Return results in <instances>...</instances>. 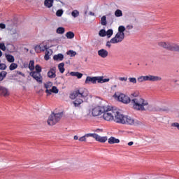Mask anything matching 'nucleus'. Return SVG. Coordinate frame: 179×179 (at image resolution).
<instances>
[{"mask_svg": "<svg viewBox=\"0 0 179 179\" xmlns=\"http://www.w3.org/2000/svg\"><path fill=\"white\" fill-rule=\"evenodd\" d=\"M170 109H169L167 107H163V108H158L157 111H169Z\"/></svg>", "mask_w": 179, "mask_h": 179, "instance_id": "39", "label": "nucleus"}, {"mask_svg": "<svg viewBox=\"0 0 179 179\" xmlns=\"http://www.w3.org/2000/svg\"><path fill=\"white\" fill-rule=\"evenodd\" d=\"M103 117L106 121H115L117 124H126L127 125H142L139 120H135L131 116L124 115L120 112H114L111 109L105 107V111L103 112Z\"/></svg>", "mask_w": 179, "mask_h": 179, "instance_id": "1", "label": "nucleus"}, {"mask_svg": "<svg viewBox=\"0 0 179 179\" xmlns=\"http://www.w3.org/2000/svg\"><path fill=\"white\" fill-rule=\"evenodd\" d=\"M67 55H70V57H75L76 55V52L73 50H69L66 52Z\"/></svg>", "mask_w": 179, "mask_h": 179, "instance_id": "36", "label": "nucleus"}, {"mask_svg": "<svg viewBox=\"0 0 179 179\" xmlns=\"http://www.w3.org/2000/svg\"><path fill=\"white\" fill-rule=\"evenodd\" d=\"M64 66H65V64L64 63L59 64L58 69L60 73H64V72H65V68H64Z\"/></svg>", "mask_w": 179, "mask_h": 179, "instance_id": "23", "label": "nucleus"}, {"mask_svg": "<svg viewBox=\"0 0 179 179\" xmlns=\"http://www.w3.org/2000/svg\"><path fill=\"white\" fill-rule=\"evenodd\" d=\"M62 117V113H52V114L49 116L48 120V125H55L59 120H61V117Z\"/></svg>", "mask_w": 179, "mask_h": 179, "instance_id": "8", "label": "nucleus"}, {"mask_svg": "<svg viewBox=\"0 0 179 179\" xmlns=\"http://www.w3.org/2000/svg\"><path fill=\"white\" fill-rule=\"evenodd\" d=\"M99 131H101V129H98L96 130V132H99Z\"/></svg>", "mask_w": 179, "mask_h": 179, "instance_id": "61", "label": "nucleus"}, {"mask_svg": "<svg viewBox=\"0 0 179 179\" xmlns=\"http://www.w3.org/2000/svg\"><path fill=\"white\" fill-rule=\"evenodd\" d=\"M40 48H41V45H37L36 46H35L34 50L36 52H38V53L41 52V51L40 50Z\"/></svg>", "mask_w": 179, "mask_h": 179, "instance_id": "38", "label": "nucleus"}, {"mask_svg": "<svg viewBox=\"0 0 179 179\" xmlns=\"http://www.w3.org/2000/svg\"><path fill=\"white\" fill-rule=\"evenodd\" d=\"M107 82H110V78H104L103 76H96V77H90L87 76L86 78L85 83L86 85H89L92 83L93 85H96L98 83H106Z\"/></svg>", "mask_w": 179, "mask_h": 179, "instance_id": "5", "label": "nucleus"}, {"mask_svg": "<svg viewBox=\"0 0 179 179\" xmlns=\"http://www.w3.org/2000/svg\"><path fill=\"white\" fill-rule=\"evenodd\" d=\"M9 94V91L6 89V87L3 86H0V96H4L6 97Z\"/></svg>", "mask_w": 179, "mask_h": 179, "instance_id": "16", "label": "nucleus"}, {"mask_svg": "<svg viewBox=\"0 0 179 179\" xmlns=\"http://www.w3.org/2000/svg\"><path fill=\"white\" fill-rule=\"evenodd\" d=\"M107 19L109 23H114V15H111V13L107 15Z\"/></svg>", "mask_w": 179, "mask_h": 179, "instance_id": "27", "label": "nucleus"}, {"mask_svg": "<svg viewBox=\"0 0 179 179\" xmlns=\"http://www.w3.org/2000/svg\"><path fill=\"white\" fill-rule=\"evenodd\" d=\"M29 69L31 71H34V60H30L29 64Z\"/></svg>", "mask_w": 179, "mask_h": 179, "instance_id": "30", "label": "nucleus"}, {"mask_svg": "<svg viewBox=\"0 0 179 179\" xmlns=\"http://www.w3.org/2000/svg\"><path fill=\"white\" fill-rule=\"evenodd\" d=\"M90 15L91 16H94V13L90 11Z\"/></svg>", "mask_w": 179, "mask_h": 179, "instance_id": "57", "label": "nucleus"}, {"mask_svg": "<svg viewBox=\"0 0 179 179\" xmlns=\"http://www.w3.org/2000/svg\"><path fill=\"white\" fill-rule=\"evenodd\" d=\"M159 47L168 50V51H175L176 52H179V45L176 43H171L169 42H159L158 43Z\"/></svg>", "mask_w": 179, "mask_h": 179, "instance_id": "7", "label": "nucleus"}, {"mask_svg": "<svg viewBox=\"0 0 179 179\" xmlns=\"http://www.w3.org/2000/svg\"><path fill=\"white\" fill-rule=\"evenodd\" d=\"M137 81L139 82V83H142V82H144V80H143V76H140L137 78Z\"/></svg>", "mask_w": 179, "mask_h": 179, "instance_id": "46", "label": "nucleus"}, {"mask_svg": "<svg viewBox=\"0 0 179 179\" xmlns=\"http://www.w3.org/2000/svg\"><path fill=\"white\" fill-rule=\"evenodd\" d=\"M89 96V91L85 88H80L74 91L70 94V99L75 100L73 103L74 107H80V104L83 103V99Z\"/></svg>", "mask_w": 179, "mask_h": 179, "instance_id": "2", "label": "nucleus"}, {"mask_svg": "<svg viewBox=\"0 0 179 179\" xmlns=\"http://www.w3.org/2000/svg\"><path fill=\"white\" fill-rule=\"evenodd\" d=\"M119 80H121L122 82H127V80H128V78L125 77H120L119 78Z\"/></svg>", "mask_w": 179, "mask_h": 179, "instance_id": "45", "label": "nucleus"}, {"mask_svg": "<svg viewBox=\"0 0 179 179\" xmlns=\"http://www.w3.org/2000/svg\"><path fill=\"white\" fill-rule=\"evenodd\" d=\"M171 127H173L175 128H177V129L179 130V123L178 122H173L171 124Z\"/></svg>", "mask_w": 179, "mask_h": 179, "instance_id": "43", "label": "nucleus"}, {"mask_svg": "<svg viewBox=\"0 0 179 179\" xmlns=\"http://www.w3.org/2000/svg\"><path fill=\"white\" fill-rule=\"evenodd\" d=\"M0 57H2V51L0 50Z\"/></svg>", "mask_w": 179, "mask_h": 179, "instance_id": "60", "label": "nucleus"}, {"mask_svg": "<svg viewBox=\"0 0 179 179\" xmlns=\"http://www.w3.org/2000/svg\"><path fill=\"white\" fill-rule=\"evenodd\" d=\"M143 79L144 82H146L147 80H150V82H156L157 80V76H143Z\"/></svg>", "mask_w": 179, "mask_h": 179, "instance_id": "15", "label": "nucleus"}, {"mask_svg": "<svg viewBox=\"0 0 179 179\" xmlns=\"http://www.w3.org/2000/svg\"><path fill=\"white\" fill-rule=\"evenodd\" d=\"M163 179H164V178H163Z\"/></svg>", "mask_w": 179, "mask_h": 179, "instance_id": "63", "label": "nucleus"}, {"mask_svg": "<svg viewBox=\"0 0 179 179\" xmlns=\"http://www.w3.org/2000/svg\"><path fill=\"white\" fill-rule=\"evenodd\" d=\"M6 68H8V66H6V64H5L3 63L0 64V70L1 71H5L6 69Z\"/></svg>", "mask_w": 179, "mask_h": 179, "instance_id": "37", "label": "nucleus"}, {"mask_svg": "<svg viewBox=\"0 0 179 179\" xmlns=\"http://www.w3.org/2000/svg\"><path fill=\"white\" fill-rule=\"evenodd\" d=\"M106 47H108V48H111V41H108V42L106 43Z\"/></svg>", "mask_w": 179, "mask_h": 179, "instance_id": "50", "label": "nucleus"}, {"mask_svg": "<svg viewBox=\"0 0 179 179\" xmlns=\"http://www.w3.org/2000/svg\"><path fill=\"white\" fill-rule=\"evenodd\" d=\"M115 16H116V17H121V16H122V11L120 9L116 10L115 12Z\"/></svg>", "mask_w": 179, "mask_h": 179, "instance_id": "29", "label": "nucleus"}, {"mask_svg": "<svg viewBox=\"0 0 179 179\" xmlns=\"http://www.w3.org/2000/svg\"><path fill=\"white\" fill-rule=\"evenodd\" d=\"M54 3V0H45L44 5L46 8H52V4Z\"/></svg>", "mask_w": 179, "mask_h": 179, "instance_id": "20", "label": "nucleus"}, {"mask_svg": "<svg viewBox=\"0 0 179 179\" xmlns=\"http://www.w3.org/2000/svg\"><path fill=\"white\" fill-rule=\"evenodd\" d=\"M129 80L130 83H134V85H135L137 82L136 78H129Z\"/></svg>", "mask_w": 179, "mask_h": 179, "instance_id": "40", "label": "nucleus"}, {"mask_svg": "<svg viewBox=\"0 0 179 179\" xmlns=\"http://www.w3.org/2000/svg\"><path fill=\"white\" fill-rule=\"evenodd\" d=\"M56 69L57 68L53 67L50 69V71L48 72V77L50 78V79H54V78H56L57 74H56Z\"/></svg>", "mask_w": 179, "mask_h": 179, "instance_id": "12", "label": "nucleus"}, {"mask_svg": "<svg viewBox=\"0 0 179 179\" xmlns=\"http://www.w3.org/2000/svg\"><path fill=\"white\" fill-rule=\"evenodd\" d=\"M17 75H20L21 76L24 77V73H22V71H17Z\"/></svg>", "mask_w": 179, "mask_h": 179, "instance_id": "51", "label": "nucleus"}, {"mask_svg": "<svg viewBox=\"0 0 179 179\" xmlns=\"http://www.w3.org/2000/svg\"><path fill=\"white\" fill-rule=\"evenodd\" d=\"M45 54L50 55V51L48 50V49L45 50Z\"/></svg>", "mask_w": 179, "mask_h": 179, "instance_id": "56", "label": "nucleus"}, {"mask_svg": "<svg viewBox=\"0 0 179 179\" xmlns=\"http://www.w3.org/2000/svg\"><path fill=\"white\" fill-rule=\"evenodd\" d=\"M6 25L3 23H0V29H6Z\"/></svg>", "mask_w": 179, "mask_h": 179, "instance_id": "49", "label": "nucleus"}, {"mask_svg": "<svg viewBox=\"0 0 179 179\" xmlns=\"http://www.w3.org/2000/svg\"><path fill=\"white\" fill-rule=\"evenodd\" d=\"M108 143L110 145H114V143H120V139L111 136L108 138Z\"/></svg>", "mask_w": 179, "mask_h": 179, "instance_id": "18", "label": "nucleus"}, {"mask_svg": "<svg viewBox=\"0 0 179 179\" xmlns=\"http://www.w3.org/2000/svg\"><path fill=\"white\" fill-rule=\"evenodd\" d=\"M115 96L117 97V100L119 101H121L122 103H124V104H128L129 103L131 102V98L129 96H126L124 94H117V93L115 94Z\"/></svg>", "mask_w": 179, "mask_h": 179, "instance_id": "9", "label": "nucleus"}, {"mask_svg": "<svg viewBox=\"0 0 179 179\" xmlns=\"http://www.w3.org/2000/svg\"><path fill=\"white\" fill-rule=\"evenodd\" d=\"M58 92H59V90H58V88H57L56 86H53L50 90H45V93H47V96H51L52 93H55V94H57Z\"/></svg>", "mask_w": 179, "mask_h": 179, "instance_id": "14", "label": "nucleus"}, {"mask_svg": "<svg viewBox=\"0 0 179 179\" xmlns=\"http://www.w3.org/2000/svg\"><path fill=\"white\" fill-rule=\"evenodd\" d=\"M125 27L124 25H120L118 27V31L115 34V37L110 39L111 44H118V43H122L124 38H125Z\"/></svg>", "mask_w": 179, "mask_h": 179, "instance_id": "4", "label": "nucleus"}, {"mask_svg": "<svg viewBox=\"0 0 179 179\" xmlns=\"http://www.w3.org/2000/svg\"><path fill=\"white\" fill-rule=\"evenodd\" d=\"M16 68H17V64L16 63H12L9 66L10 71H15Z\"/></svg>", "mask_w": 179, "mask_h": 179, "instance_id": "32", "label": "nucleus"}, {"mask_svg": "<svg viewBox=\"0 0 179 179\" xmlns=\"http://www.w3.org/2000/svg\"><path fill=\"white\" fill-rule=\"evenodd\" d=\"M56 32L57 34H64L65 33V28L59 27L57 29Z\"/></svg>", "mask_w": 179, "mask_h": 179, "instance_id": "26", "label": "nucleus"}, {"mask_svg": "<svg viewBox=\"0 0 179 179\" xmlns=\"http://www.w3.org/2000/svg\"><path fill=\"white\" fill-rule=\"evenodd\" d=\"M44 59H45V61H48V59H50V55H46V54H45Z\"/></svg>", "mask_w": 179, "mask_h": 179, "instance_id": "48", "label": "nucleus"}, {"mask_svg": "<svg viewBox=\"0 0 179 179\" xmlns=\"http://www.w3.org/2000/svg\"><path fill=\"white\" fill-rule=\"evenodd\" d=\"M71 16H73V17H78V16H79V12L78 10H73L71 12Z\"/></svg>", "mask_w": 179, "mask_h": 179, "instance_id": "35", "label": "nucleus"}, {"mask_svg": "<svg viewBox=\"0 0 179 179\" xmlns=\"http://www.w3.org/2000/svg\"><path fill=\"white\" fill-rule=\"evenodd\" d=\"M48 50V48H47V45L44 46H41L40 51L44 52Z\"/></svg>", "mask_w": 179, "mask_h": 179, "instance_id": "44", "label": "nucleus"}, {"mask_svg": "<svg viewBox=\"0 0 179 179\" xmlns=\"http://www.w3.org/2000/svg\"><path fill=\"white\" fill-rule=\"evenodd\" d=\"M127 29H129V30H131V29H134V26L132 25H127Z\"/></svg>", "mask_w": 179, "mask_h": 179, "instance_id": "52", "label": "nucleus"}, {"mask_svg": "<svg viewBox=\"0 0 179 179\" xmlns=\"http://www.w3.org/2000/svg\"><path fill=\"white\" fill-rule=\"evenodd\" d=\"M66 37H67V38L71 40L73 38V37H75V34L72 31H69L66 34Z\"/></svg>", "mask_w": 179, "mask_h": 179, "instance_id": "28", "label": "nucleus"}, {"mask_svg": "<svg viewBox=\"0 0 179 179\" xmlns=\"http://www.w3.org/2000/svg\"><path fill=\"white\" fill-rule=\"evenodd\" d=\"M54 61H63L64 60V55L62 53H59L57 55H54L53 57Z\"/></svg>", "mask_w": 179, "mask_h": 179, "instance_id": "17", "label": "nucleus"}, {"mask_svg": "<svg viewBox=\"0 0 179 179\" xmlns=\"http://www.w3.org/2000/svg\"><path fill=\"white\" fill-rule=\"evenodd\" d=\"M101 24L102 26H107V17L106 15L102 16L101 18Z\"/></svg>", "mask_w": 179, "mask_h": 179, "instance_id": "24", "label": "nucleus"}, {"mask_svg": "<svg viewBox=\"0 0 179 179\" xmlns=\"http://www.w3.org/2000/svg\"><path fill=\"white\" fill-rule=\"evenodd\" d=\"M36 71H31L29 73V76L34 78L38 83H43V76H41V66L38 64L35 66Z\"/></svg>", "mask_w": 179, "mask_h": 179, "instance_id": "6", "label": "nucleus"}, {"mask_svg": "<svg viewBox=\"0 0 179 179\" xmlns=\"http://www.w3.org/2000/svg\"><path fill=\"white\" fill-rule=\"evenodd\" d=\"M91 135L94 139H95L97 142H101V143H104L107 141V136L101 137L97 134H92Z\"/></svg>", "mask_w": 179, "mask_h": 179, "instance_id": "11", "label": "nucleus"}, {"mask_svg": "<svg viewBox=\"0 0 179 179\" xmlns=\"http://www.w3.org/2000/svg\"><path fill=\"white\" fill-rule=\"evenodd\" d=\"M132 145H134V143L132 141L128 143L129 146H132Z\"/></svg>", "mask_w": 179, "mask_h": 179, "instance_id": "55", "label": "nucleus"}, {"mask_svg": "<svg viewBox=\"0 0 179 179\" xmlns=\"http://www.w3.org/2000/svg\"><path fill=\"white\" fill-rule=\"evenodd\" d=\"M98 55L101 57V58H107V57H108V51L105 49H101L98 51Z\"/></svg>", "mask_w": 179, "mask_h": 179, "instance_id": "13", "label": "nucleus"}, {"mask_svg": "<svg viewBox=\"0 0 179 179\" xmlns=\"http://www.w3.org/2000/svg\"><path fill=\"white\" fill-rule=\"evenodd\" d=\"M0 50L2 51H6V46H5V43H0Z\"/></svg>", "mask_w": 179, "mask_h": 179, "instance_id": "42", "label": "nucleus"}, {"mask_svg": "<svg viewBox=\"0 0 179 179\" xmlns=\"http://www.w3.org/2000/svg\"><path fill=\"white\" fill-rule=\"evenodd\" d=\"M92 135H93V134L90 133V134H87L85 136L80 137L79 138L80 142H86V138H89L90 136L92 138Z\"/></svg>", "mask_w": 179, "mask_h": 179, "instance_id": "21", "label": "nucleus"}, {"mask_svg": "<svg viewBox=\"0 0 179 179\" xmlns=\"http://www.w3.org/2000/svg\"><path fill=\"white\" fill-rule=\"evenodd\" d=\"M105 111L106 106H98L92 109V114L93 117H99V115H101Z\"/></svg>", "mask_w": 179, "mask_h": 179, "instance_id": "10", "label": "nucleus"}, {"mask_svg": "<svg viewBox=\"0 0 179 179\" xmlns=\"http://www.w3.org/2000/svg\"><path fill=\"white\" fill-rule=\"evenodd\" d=\"M6 58L8 62H10V63L15 62V57H13V55H6Z\"/></svg>", "mask_w": 179, "mask_h": 179, "instance_id": "22", "label": "nucleus"}, {"mask_svg": "<svg viewBox=\"0 0 179 179\" xmlns=\"http://www.w3.org/2000/svg\"><path fill=\"white\" fill-rule=\"evenodd\" d=\"M113 34H114V31H113V29H108L106 31V36L108 38H110V37H111V36H113Z\"/></svg>", "mask_w": 179, "mask_h": 179, "instance_id": "33", "label": "nucleus"}, {"mask_svg": "<svg viewBox=\"0 0 179 179\" xmlns=\"http://www.w3.org/2000/svg\"><path fill=\"white\" fill-rule=\"evenodd\" d=\"M62 15H64V10L62 9H59L56 12V15L58 17H61V16H62Z\"/></svg>", "mask_w": 179, "mask_h": 179, "instance_id": "34", "label": "nucleus"}, {"mask_svg": "<svg viewBox=\"0 0 179 179\" xmlns=\"http://www.w3.org/2000/svg\"><path fill=\"white\" fill-rule=\"evenodd\" d=\"M45 88L46 89V90H48V88L50 87V85L48 84H44Z\"/></svg>", "mask_w": 179, "mask_h": 179, "instance_id": "53", "label": "nucleus"}, {"mask_svg": "<svg viewBox=\"0 0 179 179\" xmlns=\"http://www.w3.org/2000/svg\"><path fill=\"white\" fill-rule=\"evenodd\" d=\"M131 97H134V99H136V97H141L138 96V93H133L131 94Z\"/></svg>", "mask_w": 179, "mask_h": 179, "instance_id": "47", "label": "nucleus"}, {"mask_svg": "<svg viewBox=\"0 0 179 179\" xmlns=\"http://www.w3.org/2000/svg\"><path fill=\"white\" fill-rule=\"evenodd\" d=\"M28 65L27 64H24V68H27Z\"/></svg>", "mask_w": 179, "mask_h": 179, "instance_id": "59", "label": "nucleus"}, {"mask_svg": "<svg viewBox=\"0 0 179 179\" xmlns=\"http://www.w3.org/2000/svg\"><path fill=\"white\" fill-rule=\"evenodd\" d=\"M70 75L71 76H76V78H78V79H82V76H83V74L82 73L75 72V71H71L70 73Z\"/></svg>", "mask_w": 179, "mask_h": 179, "instance_id": "19", "label": "nucleus"}, {"mask_svg": "<svg viewBox=\"0 0 179 179\" xmlns=\"http://www.w3.org/2000/svg\"><path fill=\"white\" fill-rule=\"evenodd\" d=\"M157 80H162V78L157 77Z\"/></svg>", "mask_w": 179, "mask_h": 179, "instance_id": "58", "label": "nucleus"}, {"mask_svg": "<svg viewBox=\"0 0 179 179\" xmlns=\"http://www.w3.org/2000/svg\"><path fill=\"white\" fill-rule=\"evenodd\" d=\"M99 36L100 37H106V29H101L99 32Z\"/></svg>", "mask_w": 179, "mask_h": 179, "instance_id": "31", "label": "nucleus"}, {"mask_svg": "<svg viewBox=\"0 0 179 179\" xmlns=\"http://www.w3.org/2000/svg\"><path fill=\"white\" fill-rule=\"evenodd\" d=\"M17 33V31L16 30V28H12L10 30V34L13 35V34H16Z\"/></svg>", "mask_w": 179, "mask_h": 179, "instance_id": "41", "label": "nucleus"}, {"mask_svg": "<svg viewBox=\"0 0 179 179\" xmlns=\"http://www.w3.org/2000/svg\"><path fill=\"white\" fill-rule=\"evenodd\" d=\"M73 139L74 141H78V139H79V137H78V136H74Z\"/></svg>", "mask_w": 179, "mask_h": 179, "instance_id": "54", "label": "nucleus"}, {"mask_svg": "<svg viewBox=\"0 0 179 179\" xmlns=\"http://www.w3.org/2000/svg\"><path fill=\"white\" fill-rule=\"evenodd\" d=\"M6 75H8V72L6 71H1L0 72V82H2L5 78H6Z\"/></svg>", "mask_w": 179, "mask_h": 179, "instance_id": "25", "label": "nucleus"}, {"mask_svg": "<svg viewBox=\"0 0 179 179\" xmlns=\"http://www.w3.org/2000/svg\"><path fill=\"white\" fill-rule=\"evenodd\" d=\"M0 64H1V59H0Z\"/></svg>", "mask_w": 179, "mask_h": 179, "instance_id": "62", "label": "nucleus"}, {"mask_svg": "<svg viewBox=\"0 0 179 179\" xmlns=\"http://www.w3.org/2000/svg\"><path fill=\"white\" fill-rule=\"evenodd\" d=\"M131 104L133 105V108L137 111H146V106H149V103L145 101L142 97H131Z\"/></svg>", "mask_w": 179, "mask_h": 179, "instance_id": "3", "label": "nucleus"}]
</instances>
